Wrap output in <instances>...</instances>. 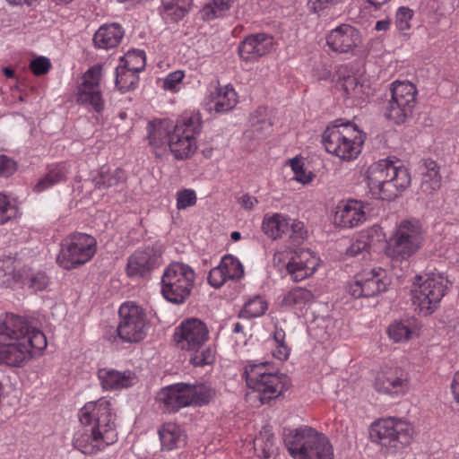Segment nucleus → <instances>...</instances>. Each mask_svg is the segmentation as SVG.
I'll use <instances>...</instances> for the list:
<instances>
[{
	"mask_svg": "<svg viewBox=\"0 0 459 459\" xmlns=\"http://www.w3.org/2000/svg\"><path fill=\"white\" fill-rule=\"evenodd\" d=\"M202 130L198 114L186 113L176 123L155 119L147 125L149 145L156 157L171 152L176 160L192 156L197 149V136Z\"/></svg>",
	"mask_w": 459,
	"mask_h": 459,
	"instance_id": "f257e3e1",
	"label": "nucleus"
},
{
	"mask_svg": "<svg viewBox=\"0 0 459 459\" xmlns=\"http://www.w3.org/2000/svg\"><path fill=\"white\" fill-rule=\"evenodd\" d=\"M47 345L44 333L25 317L6 314L0 318V363L21 367Z\"/></svg>",
	"mask_w": 459,
	"mask_h": 459,
	"instance_id": "f03ea898",
	"label": "nucleus"
},
{
	"mask_svg": "<svg viewBox=\"0 0 459 459\" xmlns=\"http://www.w3.org/2000/svg\"><path fill=\"white\" fill-rule=\"evenodd\" d=\"M411 174L399 160L384 159L372 163L367 169V184L373 196L391 200L411 185Z\"/></svg>",
	"mask_w": 459,
	"mask_h": 459,
	"instance_id": "7ed1b4c3",
	"label": "nucleus"
},
{
	"mask_svg": "<svg viewBox=\"0 0 459 459\" xmlns=\"http://www.w3.org/2000/svg\"><path fill=\"white\" fill-rule=\"evenodd\" d=\"M174 338L178 348L189 353V361L195 367H204L213 362L214 353L207 345L209 330L200 319L182 321L175 330Z\"/></svg>",
	"mask_w": 459,
	"mask_h": 459,
	"instance_id": "20e7f679",
	"label": "nucleus"
},
{
	"mask_svg": "<svg viewBox=\"0 0 459 459\" xmlns=\"http://www.w3.org/2000/svg\"><path fill=\"white\" fill-rule=\"evenodd\" d=\"M216 391L211 384L195 381L178 382L163 387L158 399L169 411H178L185 407H203L215 398Z\"/></svg>",
	"mask_w": 459,
	"mask_h": 459,
	"instance_id": "39448f33",
	"label": "nucleus"
},
{
	"mask_svg": "<svg viewBox=\"0 0 459 459\" xmlns=\"http://www.w3.org/2000/svg\"><path fill=\"white\" fill-rule=\"evenodd\" d=\"M249 389L258 393L262 403L279 397L289 387L287 376L279 372L270 362L248 361L242 374Z\"/></svg>",
	"mask_w": 459,
	"mask_h": 459,
	"instance_id": "423d86ee",
	"label": "nucleus"
},
{
	"mask_svg": "<svg viewBox=\"0 0 459 459\" xmlns=\"http://www.w3.org/2000/svg\"><path fill=\"white\" fill-rule=\"evenodd\" d=\"M366 134L351 122L327 126L323 134V144L326 152L343 161L358 158L362 151Z\"/></svg>",
	"mask_w": 459,
	"mask_h": 459,
	"instance_id": "0eeeda50",
	"label": "nucleus"
},
{
	"mask_svg": "<svg viewBox=\"0 0 459 459\" xmlns=\"http://www.w3.org/2000/svg\"><path fill=\"white\" fill-rule=\"evenodd\" d=\"M283 442L293 459H333V448L322 432H286Z\"/></svg>",
	"mask_w": 459,
	"mask_h": 459,
	"instance_id": "6e6552de",
	"label": "nucleus"
},
{
	"mask_svg": "<svg viewBox=\"0 0 459 459\" xmlns=\"http://www.w3.org/2000/svg\"><path fill=\"white\" fill-rule=\"evenodd\" d=\"M422 240L420 222L416 220H403L387 241L386 255L393 260H406L420 249Z\"/></svg>",
	"mask_w": 459,
	"mask_h": 459,
	"instance_id": "1a4fd4ad",
	"label": "nucleus"
},
{
	"mask_svg": "<svg viewBox=\"0 0 459 459\" xmlns=\"http://www.w3.org/2000/svg\"><path fill=\"white\" fill-rule=\"evenodd\" d=\"M195 279V273L188 264L172 263L162 274L161 293L168 301L181 304L190 296Z\"/></svg>",
	"mask_w": 459,
	"mask_h": 459,
	"instance_id": "9d476101",
	"label": "nucleus"
},
{
	"mask_svg": "<svg viewBox=\"0 0 459 459\" xmlns=\"http://www.w3.org/2000/svg\"><path fill=\"white\" fill-rule=\"evenodd\" d=\"M446 280L440 273L427 274L416 278L411 290V300L420 314H431L446 294Z\"/></svg>",
	"mask_w": 459,
	"mask_h": 459,
	"instance_id": "9b49d317",
	"label": "nucleus"
},
{
	"mask_svg": "<svg viewBox=\"0 0 459 459\" xmlns=\"http://www.w3.org/2000/svg\"><path fill=\"white\" fill-rule=\"evenodd\" d=\"M97 251L95 238L75 233L63 240L56 263L65 270L74 269L89 262Z\"/></svg>",
	"mask_w": 459,
	"mask_h": 459,
	"instance_id": "f8f14e48",
	"label": "nucleus"
},
{
	"mask_svg": "<svg viewBox=\"0 0 459 459\" xmlns=\"http://www.w3.org/2000/svg\"><path fill=\"white\" fill-rule=\"evenodd\" d=\"M390 92L391 98L384 108L385 117L395 124H403L412 114L417 89L408 81H395L390 85Z\"/></svg>",
	"mask_w": 459,
	"mask_h": 459,
	"instance_id": "ddd939ff",
	"label": "nucleus"
},
{
	"mask_svg": "<svg viewBox=\"0 0 459 459\" xmlns=\"http://www.w3.org/2000/svg\"><path fill=\"white\" fill-rule=\"evenodd\" d=\"M119 323L116 333L123 342H139L148 332V321L145 311L133 301L123 303L118 310Z\"/></svg>",
	"mask_w": 459,
	"mask_h": 459,
	"instance_id": "4468645a",
	"label": "nucleus"
},
{
	"mask_svg": "<svg viewBox=\"0 0 459 459\" xmlns=\"http://www.w3.org/2000/svg\"><path fill=\"white\" fill-rule=\"evenodd\" d=\"M102 66H91L82 75V82L78 87L77 102L97 113L104 109L105 102L100 91Z\"/></svg>",
	"mask_w": 459,
	"mask_h": 459,
	"instance_id": "2eb2a0df",
	"label": "nucleus"
},
{
	"mask_svg": "<svg viewBox=\"0 0 459 459\" xmlns=\"http://www.w3.org/2000/svg\"><path fill=\"white\" fill-rule=\"evenodd\" d=\"M387 284L385 271L377 267L357 273L349 283L348 291L355 299L374 297L385 291Z\"/></svg>",
	"mask_w": 459,
	"mask_h": 459,
	"instance_id": "dca6fc26",
	"label": "nucleus"
},
{
	"mask_svg": "<svg viewBox=\"0 0 459 459\" xmlns=\"http://www.w3.org/2000/svg\"><path fill=\"white\" fill-rule=\"evenodd\" d=\"M79 420L83 427L90 430H100V428H112L113 414L110 401L100 398L88 402L79 411Z\"/></svg>",
	"mask_w": 459,
	"mask_h": 459,
	"instance_id": "f3484780",
	"label": "nucleus"
},
{
	"mask_svg": "<svg viewBox=\"0 0 459 459\" xmlns=\"http://www.w3.org/2000/svg\"><path fill=\"white\" fill-rule=\"evenodd\" d=\"M375 389L385 394L398 396L409 389V374L406 370L396 366H385L377 373Z\"/></svg>",
	"mask_w": 459,
	"mask_h": 459,
	"instance_id": "a211bd4d",
	"label": "nucleus"
},
{
	"mask_svg": "<svg viewBox=\"0 0 459 459\" xmlns=\"http://www.w3.org/2000/svg\"><path fill=\"white\" fill-rule=\"evenodd\" d=\"M160 264V253L153 247L136 249L127 259L126 273L129 277L143 278Z\"/></svg>",
	"mask_w": 459,
	"mask_h": 459,
	"instance_id": "6ab92c4d",
	"label": "nucleus"
},
{
	"mask_svg": "<svg viewBox=\"0 0 459 459\" xmlns=\"http://www.w3.org/2000/svg\"><path fill=\"white\" fill-rule=\"evenodd\" d=\"M325 39L329 48L339 54L351 53L361 43L359 30L347 23L331 30Z\"/></svg>",
	"mask_w": 459,
	"mask_h": 459,
	"instance_id": "aec40b11",
	"label": "nucleus"
},
{
	"mask_svg": "<svg viewBox=\"0 0 459 459\" xmlns=\"http://www.w3.org/2000/svg\"><path fill=\"white\" fill-rule=\"evenodd\" d=\"M117 441V432H74L73 444L81 453L91 455Z\"/></svg>",
	"mask_w": 459,
	"mask_h": 459,
	"instance_id": "412c9836",
	"label": "nucleus"
},
{
	"mask_svg": "<svg viewBox=\"0 0 459 459\" xmlns=\"http://www.w3.org/2000/svg\"><path fill=\"white\" fill-rule=\"evenodd\" d=\"M320 264V258L309 249H299L294 252V258L286 274L293 281H301L312 276Z\"/></svg>",
	"mask_w": 459,
	"mask_h": 459,
	"instance_id": "4be33fe9",
	"label": "nucleus"
},
{
	"mask_svg": "<svg viewBox=\"0 0 459 459\" xmlns=\"http://www.w3.org/2000/svg\"><path fill=\"white\" fill-rule=\"evenodd\" d=\"M98 379L102 390L115 392L129 388L137 383V376L131 370L119 371L110 368L98 370Z\"/></svg>",
	"mask_w": 459,
	"mask_h": 459,
	"instance_id": "5701e85b",
	"label": "nucleus"
},
{
	"mask_svg": "<svg viewBox=\"0 0 459 459\" xmlns=\"http://www.w3.org/2000/svg\"><path fill=\"white\" fill-rule=\"evenodd\" d=\"M238 102V93L231 85H216L210 88L205 105L211 112L225 113L233 109Z\"/></svg>",
	"mask_w": 459,
	"mask_h": 459,
	"instance_id": "b1692460",
	"label": "nucleus"
},
{
	"mask_svg": "<svg viewBox=\"0 0 459 459\" xmlns=\"http://www.w3.org/2000/svg\"><path fill=\"white\" fill-rule=\"evenodd\" d=\"M273 46V39L265 33H257L247 36L239 45L238 52L246 61L256 60L268 54Z\"/></svg>",
	"mask_w": 459,
	"mask_h": 459,
	"instance_id": "393cba45",
	"label": "nucleus"
},
{
	"mask_svg": "<svg viewBox=\"0 0 459 459\" xmlns=\"http://www.w3.org/2000/svg\"><path fill=\"white\" fill-rule=\"evenodd\" d=\"M333 220L334 223L340 227L353 228L365 221L366 212L360 202L349 200L337 206Z\"/></svg>",
	"mask_w": 459,
	"mask_h": 459,
	"instance_id": "a878e982",
	"label": "nucleus"
},
{
	"mask_svg": "<svg viewBox=\"0 0 459 459\" xmlns=\"http://www.w3.org/2000/svg\"><path fill=\"white\" fill-rule=\"evenodd\" d=\"M125 36V30L117 22L101 25L93 35V45L96 48L109 50L117 48Z\"/></svg>",
	"mask_w": 459,
	"mask_h": 459,
	"instance_id": "bb28decb",
	"label": "nucleus"
},
{
	"mask_svg": "<svg viewBox=\"0 0 459 459\" xmlns=\"http://www.w3.org/2000/svg\"><path fill=\"white\" fill-rule=\"evenodd\" d=\"M420 325L414 317L393 321L387 327L388 337L394 342H405L419 335Z\"/></svg>",
	"mask_w": 459,
	"mask_h": 459,
	"instance_id": "cd10ccee",
	"label": "nucleus"
},
{
	"mask_svg": "<svg viewBox=\"0 0 459 459\" xmlns=\"http://www.w3.org/2000/svg\"><path fill=\"white\" fill-rule=\"evenodd\" d=\"M126 181V173L120 168L112 169L103 166L96 174L92 175V182L98 189H117Z\"/></svg>",
	"mask_w": 459,
	"mask_h": 459,
	"instance_id": "c85d7f7f",
	"label": "nucleus"
},
{
	"mask_svg": "<svg viewBox=\"0 0 459 459\" xmlns=\"http://www.w3.org/2000/svg\"><path fill=\"white\" fill-rule=\"evenodd\" d=\"M290 228V218L282 213L264 215L262 221L264 233L270 238L277 239L281 238Z\"/></svg>",
	"mask_w": 459,
	"mask_h": 459,
	"instance_id": "c756f323",
	"label": "nucleus"
},
{
	"mask_svg": "<svg viewBox=\"0 0 459 459\" xmlns=\"http://www.w3.org/2000/svg\"><path fill=\"white\" fill-rule=\"evenodd\" d=\"M313 299L314 294L311 290L296 287L284 295L281 300V307L302 311L312 303Z\"/></svg>",
	"mask_w": 459,
	"mask_h": 459,
	"instance_id": "7c9ffc66",
	"label": "nucleus"
},
{
	"mask_svg": "<svg viewBox=\"0 0 459 459\" xmlns=\"http://www.w3.org/2000/svg\"><path fill=\"white\" fill-rule=\"evenodd\" d=\"M421 190L431 194L441 186L439 166L433 160H425L421 171Z\"/></svg>",
	"mask_w": 459,
	"mask_h": 459,
	"instance_id": "2f4dec72",
	"label": "nucleus"
},
{
	"mask_svg": "<svg viewBox=\"0 0 459 459\" xmlns=\"http://www.w3.org/2000/svg\"><path fill=\"white\" fill-rule=\"evenodd\" d=\"M193 0H161L160 13L166 20L178 22L189 12Z\"/></svg>",
	"mask_w": 459,
	"mask_h": 459,
	"instance_id": "473e14b6",
	"label": "nucleus"
},
{
	"mask_svg": "<svg viewBox=\"0 0 459 459\" xmlns=\"http://www.w3.org/2000/svg\"><path fill=\"white\" fill-rule=\"evenodd\" d=\"M69 174V165L58 163L53 165L48 173L35 185L34 191L40 193L54 185L65 181Z\"/></svg>",
	"mask_w": 459,
	"mask_h": 459,
	"instance_id": "72a5a7b5",
	"label": "nucleus"
},
{
	"mask_svg": "<svg viewBox=\"0 0 459 459\" xmlns=\"http://www.w3.org/2000/svg\"><path fill=\"white\" fill-rule=\"evenodd\" d=\"M116 87L121 92H126L134 90L139 83L138 73L126 69L122 65H117L116 69Z\"/></svg>",
	"mask_w": 459,
	"mask_h": 459,
	"instance_id": "f704fd0d",
	"label": "nucleus"
},
{
	"mask_svg": "<svg viewBox=\"0 0 459 459\" xmlns=\"http://www.w3.org/2000/svg\"><path fill=\"white\" fill-rule=\"evenodd\" d=\"M234 2L235 0H212L202 9V18L205 21H212L223 17L232 7Z\"/></svg>",
	"mask_w": 459,
	"mask_h": 459,
	"instance_id": "c9c22d12",
	"label": "nucleus"
},
{
	"mask_svg": "<svg viewBox=\"0 0 459 459\" xmlns=\"http://www.w3.org/2000/svg\"><path fill=\"white\" fill-rule=\"evenodd\" d=\"M254 448L258 455L269 459L276 452L273 434L272 432H259L254 438Z\"/></svg>",
	"mask_w": 459,
	"mask_h": 459,
	"instance_id": "e433bc0d",
	"label": "nucleus"
},
{
	"mask_svg": "<svg viewBox=\"0 0 459 459\" xmlns=\"http://www.w3.org/2000/svg\"><path fill=\"white\" fill-rule=\"evenodd\" d=\"M119 65L139 74L146 65L145 52L141 49L127 51V53L120 58Z\"/></svg>",
	"mask_w": 459,
	"mask_h": 459,
	"instance_id": "4c0bfd02",
	"label": "nucleus"
},
{
	"mask_svg": "<svg viewBox=\"0 0 459 459\" xmlns=\"http://www.w3.org/2000/svg\"><path fill=\"white\" fill-rule=\"evenodd\" d=\"M268 308L266 299L256 295L248 299L240 311V316L245 318H255L263 316Z\"/></svg>",
	"mask_w": 459,
	"mask_h": 459,
	"instance_id": "58836bf2",
	"label": "nucleus"
},
{
	"mask_svg": "<svg viewBox=\"0 0 459 459\" xmlns=\"http://www.w3.org/2000/svg\"><path fill=\"white\" fill-rule=\"evenodd\" d=\"M285 332L281 328H275L272 340V354L281 361L287 360L290 354V348L285 342Z\"/></svg>",
	"mask_w": 459,
	"mask_h": 459,
	"instance_id": "ea45409f",
	"label": "nucleus"
},
{
	"mask_svg": "<svg viewBox=\"0 0 459 459\" xmlns=\"http://www.w3.org/2000/svg\"><path fill=\"white\" fill-rule=\"evenodd\" d=\"M220 265L228 280H239L244 275V268L240 261L231 255H224Z\"/></svg>",
	"mask_w": 459,
	"mask_h": 459,
	"instance_id": "a19ab883",
	"label": "nucleus"
},
{
	"mask_svg": "<svg viewBox=\"0 0 459 459\" xmlns=\"http://www.w3.org/2000/svg\"><path fill=\"white\" fill-rule=\"evenodd\" d=\"M19 214L17 202L10 196L0 193V225L15 219Z\"/></svg>",
	"mask_w": 459,
	"mask_h": 459,
	"instance_id": "79ce46f5",
	"label": "nucleus"
},
{
	"mask_svg": "<svg viewBox=\"0 0 459 459\" xmlns=\"http://www.w3.org/2000/svg\"><path fill=\"white\" fill-rule=\"evenodd\" d=\"M162 450H173L186 443L185 432H158Z\"/></svg>",
	"mask_w": 459,
	"mask_h": 459,
	"instance_id": "37998d69",
	"label": "nucleus"
},
{
	"mask_svg": "<svg viewBox=\"0 0 459 459\" xmlns=\"http://www.w3.org/2000/svg\"><path fill=\"white\" fill-rule=\"evenodd\" d=\"M399 433L400 432H368L370 440L380 445L382 448L385 449L386 453H391L393 449L397 448L399 444Z\"/></svg>",
	"mask_w": 459,
	"mask_h": 459,
	"instance_id": "c03bdc74",
	"label": "nucleus"
},
{
	"mask_svg": "<svg viewBox=\"0 0 459 459\" xmlns=\"http://www.w3.org/2000/svg\"><path fill=\"white\" fill-rule=\"evenodd\" d=\"M402 425H406V422L401 418L384 417L374 420L370 425V430H408V427L400 428Z\"/></svg>",
	"mask_w": 459,
	"mask_h": 459,
	"instance_id": "a18cd8bd",
	"label": "nucleus"
},
{
	"mask_svg": "<svg viewBox=\"0 0 459 459\" xmlns=\"http://www.w3.org/2000/svg\"><path fill=\"white\" fill-rule=\"evenodd\" d=\"M185 72L183 70H176L168 74L162 80V88L166 91L178 92L181 89Z\"/></svg>",
	"mask_w": 459,
	"mask_h": 459,
	"instance_id": "49530a36",
	"label": "nucleus"
},
{
	"mask_svg": "<svg viewBox=\"0 0 459 459\" xmlns=\"http://www.w3.org/2000/svg\"><path fill=\"white\" fill-rule=\"evenodd\" d=\"M294 252L290 248H284L277 250L273 257V263L275 267L278 268L279 271L282 272L287 271L290 268V264L292 262V258H294Z\"/></svg>",
	"mask_w": 459,
	"mask_h": 459,
	"instance_id": "de8ad7c7",
	"label": "nucleus"
},
{
	"mask_svg": "<svg viewBox=\"0 0 459 459\" xmlns=\"http://www.w3.org/2000/svg\"><path fill=\"white\" fill-rule=\"evenodd\" d=\"M414 12L406 6H401L395 13V26L398 30L405 31L411 29V22Z\"/></svg>",
	"mask_w": 459,
	"mask_h": 459,
	"instance_id": "09e8293b",
	"label": "nucleus"
},
{
	"mask_svg": "<svg viewBox=\"0 0 459 459\" xmlns=\"http://www.w3.org/2000/svg\"><path fill=\"white\" fill-rule=\"evenodd\" d=\"M177 209L185 210L196 204V194L193 189H183L177 192Z\"/></svg>",
	"mask_w": 459,
	"mask_h": 459,
	"instance_id": "8fccbe9b",
	"label": "nucleus"
},
{
	"mask_svg": "<svg viewBox=\"0 0 459 459\" xmlns=\"http://www.w3.org/2000/svg\"><path fill=\"white\" fill-rule=\"evenodd\" d=\"M290 166L294 172L293 178L295 180H297L298 182H300L304 185L308 184L312 181L313 177H314L313 173L311 171H307L304 169L303 163L299 160H298V159L291 160Z\"/></svg>",
	"mask_w": 459,
	"mask_h": 459,
	"instance_id": "3c124183",
	"label": "nucleus"
},
{
	"mask_svg": "<svg viewBox=\"0 0 459 459\" xmlns=\"http://www.w3.org/2000/svg\"><path fill=\"white\" fill-rule=\"evenodd\" d=\"M51 67L52 65L49 58L43 56L32 59L30 63V69L37 76L48 74Z\"/></svg>",
	"mask_w": 459,
	"mask_h": 459,
	"instance_id": "603ef678",
	"label": "nucleus"
},
{
	"mask_svg": "<svg viewBox=\"0 0 459 459\" xmlns=\"http://www.w3.org/2000/svg\"><path fill=\"white\" fill-rule=\"evenodd\" d=\"M207 280L209 284L216 289L221 287L227 281H229L220 264L209 272Z\"/></svg>",
	"mask_w": 459,
	"mask_h": 459,
	"instance_id": "864d4df0",
	"label": "nucleus"
},
{
	"mask_svg": "<svg viewBox=\"0 0 459 459\" xmlns=\"http://www.w3.org/2000/svg\"><path fill=\"white\" fill-rule=\"evenodd\" d=\"M28 284L29 287L35 291L42 290L48 284V278L45 273L38 272L29 277Z\"/></svg>",
	"mask_w": 459,
	"mask_h": 459,
	"instance_id": "5fc2aeb1",
	"label": "nucleus"
},
{
	"mask_svg": "<svg viewBox=\"0 0 459 459\" xmlns=\"http://www.w3.org/2000/svg\"><path fill=\"white\" fill-rule=\"evenodd\" d=\"M17 169L16 162L6 155H0V177H9Z\"/></svg>",
	"mask_w": 459,
	"mask_h": 459,
	"instance_id": "6e6d98bb",
	"label": "nucleus"
},
{
	"mask_svg": "<svg viewBox=\"0 0 459 459\" xmlns=\"http://www.w3.org/2000/svg\"><path fill=\"white\" fill-rule=\"evenodd\" d=\"M290 227L292 231L291 238H294V241L304 239L307 237V232L303 222L295 221L291 224L290 223Z\"/></svg>",
	"mask_w": 459,
	"mask_h": 459,
	"instance_id": "4d7b16f0",
	"label": "nucleus"
},
{
	"mask_svg": "<svg viewBox=\"0 0 459 459\" xmlns=\"http://www.w3.org/2000/svg\"><path fill=\"white\" fill-rule=\"evenodd\" d=\"M367 247L368 245L365 240L357 239L347 248L346 254L349 256H356L364 252L367 249Z\"/></svg>",
	"mask_w": 459,
	"mask_h": 459,
	"instance_id": "13d9d810",
	"label": "nucleus"
},
{
	"mask_svg": "<svg viewBox=\"0 0 459 459\" xmlns=\"http://www.w3.org/2000/svg\"><path fill=\"white\" fill-rule=\"evenodd\" d=\"M257 203V199L248 194L243 195L239 198V204L246 210H252Z\"/></svg>",
	"mask_w": 459,
	"mask_h": 459,
	"instance_id": "bf43d9fd",
	"label": "nucleus"
},
{
	"mask_svg": "<svg viewBox=\"0 0 459 459\" xmlns=\"http://www.w3.org/2000/svg\"><path fill=\"white\" fill-rule=\"evenodd\" d=\"M451 390L454 398L457 403H459V371L454 377V379L451 383Z\"/></svg>",
	"mask_w": 459,
	"mask_h": 459,
	"instance_id": "052dcab7",
	"label": "nucleus"
},
{
	"mask_svg": "<svg viewBox=\"0 0 459 459\" xmlns=\"http://www.w3.org/2000/svg\"><path fill=\"white\" fill-rule=\"evenodd\" d=\"M389 22L386 21V20H381V21H377L376 25H375V29L377 30V31H381V30H388L389 28Z\"/></svg>",
	"mask_w": 459,
	"mask_h": 459,
	"instance_id": "680f3d73",
	"label": "nucleus"
},
{
	"mask_svg": "<svg viewBox=\"0 0 459 459\" xmlns=\"http://www.w3.org/2000/svg\"><path fill=\"white\" fill-rule=\"evenodd\" d=\"M356 85H357L356 78H354V77H348L347 79H345L344 90L347 92V94H350V89L352 86H356Z\"/></svg>",
	"mask_w": 459,
	"mask_h": 459,
	"instance_id": "e2e57ef3",
	"label": "nucleus"
},
{
	"mask_svg": "<svg viewBox=\"0 0 459 459\" xmlns=\"http://www.w3.org/2000/svg\"><path fill=\"white\" fill-rule=\"evenodd\" d=\"M233 333H243L244 325L239 322H236L233 324Z\"/></svg>",
	"mask_w": 459,
	"mask_h": 459,
	"instance_id": "0e129e2a",
	"label": "nucleus"
},
{
	"mask_svg": "<svg viewBox=\"0 0 459 459\" xmlns=\"http://www.w3.org/2000/svg\"><path fill=\"white\" fill-rule=\"evenodd\" d=\"M3 73H4V76H6L7 78L14 77V71L13 69H11L10 67H4Z\"/></svg>",
	"mask_w": 459,
	"mask_h": 459,
	"instance_id": "69168bd1",
	"label": "nucleus"
},
{
	"mask_svg": "<svg viewBox=\"0 0 459 459\" xmlns=\"http://www.w3.org/2000/svg\"><path fill=\"white\" fill-rule=\"evenodd\" d=\"M230 238L234 241H238L241 238V233L238 231L231 232Z\"/></svg>",
	"mask_w": 459,
	"mask_h": 459,
	"instance_id": "338daca9",
	"label": "nucleus"
},
{
	"mask_svg": "<svg viewBox=\"0 0 459 459\" xmlns=\"http://www.w3.org/2000/svg\"><path fill=\"white\" fill-rule=\"evenodd\" d=\"M53 1L57 4H70L71 2H73L74 0H53Z\"/></svg>",
	"mask_w": 459,
	"mask_h": 459,
	"instance_id": "774afa93",
	"label": "nucleus"
}]
</instances>
